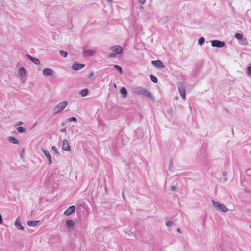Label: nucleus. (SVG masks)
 Masks as SVG:
<instances>
[{
    "mask_svg": "<svg viewBox=\"0 0 251 251\" xmlns=\"http://www.w3.org/2000/svg\"><path fill=\"white\" fill-rule=\"evenodd\" d=\"M178 89L183 100L185 99V89L183 83L180 82L178 84Z\"/></svg>",
    "mask_w": 251,
    "mask_h": 251,
    "instance_id": "obj_6",
    "label": "nucleus"
},
{
    "mask_svg": "<svg viewBox=\"0 0 251 251\" xmlns=\"http://www.w3.org/2000/svg\"><path fill=\"white\" fill-rule=\"evenodd\" d=\"M151 64L155 67L160 68L164 67L163 63L159 60L152 61Z\"/></svg>",
    "mask_w": 251,
    "mask_h": 251,
    "instance_id": "obj_14",
    "label": "nucleus"
},
{
    "mask_svg": "<svg viewBox=\"0 0 251 251\" xmlns=\"http://www.w3.org/2000/svg\"><path fill=\"white\" fill-rule=\"evenodd\" d=\"M138 132H141L140 129H138L136 130V133H137Z\"/></svg>",
    "mask_w": 251,
    "mask_h": 251,
    "instance_id": "obj_44",
    "label": "nucleus"
},
{
    "mask_svg": "<svg viewBox=\"0 0 251 251\" xmlns=\"http://www.w3.org/2000/svg\"><path fill=\"white\" fill-rule=\"evenodd\" d=\"M39 222H40V221H28L27 225L29 226H36Z\"/></svg>",
    "mask_w": 251,
    "mask_h": 251,
    "instance_id": "obj_20",
    "label": "nucleus"
},
{
    "mask_svg": "<svg viewBox=\"0 0 251 251\" xmlns=\"http://www.w3.org/2000/svg\"><path fill=\"white\" fill-rule=\"evenodd\" d=\"M114 68L120 74H122L123 73V70L121 66L118 65H114Z\"/></svg>",
    "mask_w": 251,
    "mask_h": 251,
    "instance_id": "obj_21",
    "label": "nucleus"
},
{
    "mask_svg": "<svg viewBox=\"0 0 251 251\" xmlns=\"http://www.w3.org/2000/svg\"><path fill=\"white\" fill-rule=\"evenodd\" d=\"M211 43L212 47L217 48H222L225 45V42L218 40H212Z\"/></svg>",
    "mask_w": 251,
    "mask_h": 251,
    "instance_id": "obj_5",
    "label": "nucleus"
},
{
    "mask_svg": "<svg viewBox=\"0 0 251 251\" xmlns=\"http://www.w3.org/2000/svg\"><path fill=\"white\" fill-rule=\"evenodd\" d=\"M42 151L48 160L49 165L52 163V158L50 152L46 150L43 149Z\"/></svg>",
    "mask_w": 251,
    "mask_h": 251,
    "instance_id": "obj_9",
    "label": "nucleus"
},
{
    "mask_svg": "<svg viewBox=\"0 0 251 251\" xmlns=\"http://www.w3.org/2000/svg\"><path fill=\"white\" fill-rule=\"evenodd\" d=\"M8 141L12 144H19V141L15 138V137L9 136L7 138Z\"/></svg>",
    "mask_w": 251,
    "mask_h": 251,
    "instance_id": "obj_17",
    "label": "nucleus"
},
{
    "mask_svg": "<svg viewBox=\"0 0 251 251\" xmlns=\"http://www.w3.org/2000/svg\"><path fill=\"white\" fill-rule=\"evenodd\" d=\"M62 149L63 150L67 151H71L70 146L69 145L67 140L66 139L63 140L62 142Z\"/></svg>",
    "mask_w": 251,
    "mask_h": 251,
    "instance_id": "obj_10",
    "label": "nucleus"
},
{
    "mask_svg": "<svg viewBox=\"0 0 251 251\" xmlns=\"http://www.w3.org/2000/svg\"><path fill=\"white\" fill-rule=\"evenodd\" d=\"M67 121L68 122H76L77 120L75 117H71L67 119Z\"/></svg>",
    "mask_w": 251,
    "mask_h": 251,
    "instance_id": "obj_28",
    "label": "nucleus"
},
{
    "mask_svg": "<svg viewBox=\"0 0 251 251\" xmlns=\"http://www.w3.org/2000/svg\"><path fill=\"white\" fill-rule=\"evenodd\" d=\"M177 231L178 232H179L180 233H181V230L180 228H177Z\"/></svg>",
    "mask_w": 251,
    "mask_h": 251,
    "instance_id": "obj_43",
    "label": "nucleus"
},
{
    "mask_svg": "<svg viewBox=\"0 0 251 251\" xmlns=\"http://www.w3.org/2000/svg\"><path fill=\"white\" fill-rule=\"evenodd\" d=\"M85 66V64L78 63H74L72 65V68L74 70H79L83 68Z\"/></svg>",
    "mask_w": 251,
    "mask_h": 251,
    "instance_id": "obj_11",
    "label": "nucleus"
},
{
    "mask_svg": "<svg viewBox=\"0 0 251 251\" xmlns=\"http://www.w3.org/2000/svg\"><path fill=\"white\" fill-rule=\"evenodd\" d=\"M14 225L17 229L19 230H24V226L20 223L19 218H17L16 221H15Z\"/></svg>",
    "mask_w": 251,
    "mask_h": 251,
    "instance_id": "obj_13",
    "label": "nucleus"
},
{
    "mask_svg": "<svg viewBox=\"0 0 251 251\" xmlns=\"http://www.w3.org/2000/svg\"><path fill=\"white\" fill-rule=\"evenodd\" d=\"M85 53L86 54H87L89 56H92L93 55V54H94V51L92 50H87L86 51H85Z\"/></svg>",
    "mask_w": 251,
    "mask_h": 251,
    "instance_id": "obj_27",
    "label": "nucleus"
},
{
    "mask_svg": "<svg viewBox=\"0 0 251 251\" xmlns=\"http://www.w3.org/2000/svg\"><path fill=\"white\" fill-rule=\"evenodd\" d=\"M112 1H113V0H107V1L108 2H112Z\"/></svg>",
    "mask_w": 251,
    "mask_h": 251,
    "instance_id": "obj_46",
    "label": "nucleus"
},
{
    "mask_svg": "<svg viewBox=\"0 0 251 251\" xmlns=\"http://www.w3.org/2000/svg\"><path fill=\"white\" fill-rule=\"evenodd\" d=\"M66 131V127L62 128L60 130V132H65Z\"/></svg>",
    "mask_w": 251,
    "mask_h": 251,
    "instance_id": "obj_40",
    "label": "nucleus"
},
{
    "mask_svg": "<svg viewBox=\"0 0 251 251\" xmlns=\"http://www.w3.org/2000/svg\"><path fill=\"white\" fill-rule=\"evenodd\" d=\"M139 2L143 4L145 2V0H139Z\"/></svg>",
    "mask_w": 251,
    "mask_h": 251,
    "instance_id": "obj_41",
    "label": "nucleus"
},
{
    "mask_svg": "<svg viewBox=\"0 0 251 251\" xmlns=\"http://www.w3.org/2000/svg\"><path fill=\"white\" fill-rule=\"evenodd\" d=\"M174 222L173 221H167L166 223V226L169 227L171 225H174Z\"/></svg>",
    "mask_w": 251,
    "mask_h": 251,
    "instance_id": "obj_30",
    "label": "nucleus"
},
{
    "mask_svg": "<svg viewBox=\"0 0 251 251\" xmlns=\"http://www.w3.org/2000/svg\"><path fill=\"white\" fill-rule=\"evenodd\" d=\"M18 73L21 76H25L26 75V71L23 67H20L18 70Z\"/></svg>",
    "mask_w": 251,
    "mask_h": 251,
    "instance_id": "obj_16",
    "label": "nucleus"
},
{
    "mask_svg": "<svg viewBox=\"0 0 251 251\" xmlns=\"http://www.w3.org/2000/svg\"><path fill=\"white\" fill-rule=\"evenodd\" d=\"M93 75H94V73L92 72H91V73L88 76V78H91L93 76Z\"/></svg>",
    "mask_w": 251,
    "mask_h": 251,
    "instance_id": "obj_37",
    "label": "nucleus"
},
{
    "mask_svg": "<svg viewBox=\"0 0 251 251\" xmlns=\"http://www.w3.org/2000/svg\"><path fill=\"white\" fill-rule=\"evenodd\" d=\"M51 149L55 152V153L57 154V155H59L60 153L57 150L56 147L55 146H52L51 147Z\"/></svg>",
    "mask_w": 251,
    "mask_h": 251,
    "instance_id": "obj_33",
    "label": "nucleus"
},
{
    "mask_svg": "<svg viewBox=\"0 0 251 251\" xmlns=\"http://www.w3.org/2000/svg\"><path fill=\"white\" fill-rule=\"evenodd\" d=\"M246 174L247 175H248V176H251V168L250 169H248L246 171Z\"/></svg>",
    "mask_w": 251,
    "mask_h": 251,
    "instance_id": "obj_34",
    "label": "nucleus"
},
{
    "mask_svg": "<svg viewBox=\"0 0 251 251\" xmlns=\"http://www.w3.org/2000/svg\"><path fill=\"white\" fill-rule=\"evenodd\" d=\"M116 54L114 52L112 53H110L108 55V58H114L116 57Z\"/></svg>",
    "mask_w": 251,
    "mask_h": 251,
    "instance_id": "obj_32",
    "label": "nucleus"
},
{
    "mask_svg": "<svg viewBox=\"0 0 251 251\" xmlns=\"http://www.w3.org/2000/svg\"><path fill=\"white\" fill-rule=\"evenodd\" d=\"M23 124V122H21V121H19L16 124V126H19V125H21Z\"/></svg>",
    "mask_w": 251,
    "mask_h": 251,
    "instance_id": "obj_38",
    "label": "nucleus"
},
{
    "mask_svg": "<svg viewBox=\"0 0 251 251\" xmlns=\"http://www.w3.org/2000/svg\"><path fill=\"white\" fill-rule=\"evenodd\" d=\"M134 92L135 94L137 95H142L143 96H146L148 98L153 100L154 98L151 94L147 90L141 87H136L134 89Z\"/></svg>",
    "mask_w": 251,
    "mask_h": 251,
    "instance_id": "obj_1",
    "label": "nucleus"
},
{
    "mask_svg": "<svg viewBox=\"0 0 251 251\" xmlns=\"http://www.w3.org/2000/svg\"><path fill=\"white\" fill-rule=\"evenodd\" d=\"M75 222L72 220L68 219L66 221V228L68 229H70L73 228L74 226H75Z\"/></svg>",
    "mask_w": 251,
    "mask_h": 251,
    "instance_id": "obj_12",
    "label": "nucleus"
},
{
    "mask_svg": "<svg viewBox=\"0 0 251 251\" xmlns=\"http://www.w3.org/2000/svg\"><path fill=\"white\" fill-rule=\"evenodd\" d=\"M110 50L116 54H121L123 51V49L119 45L113 46L110 48Z\"/></svg>",
    "mask_w": 251,
    "mask_h": 251,
    "instance_id": "obj_4",
    "label": "nucleus"
},
{
    "mask_svg": "<svg viewBox=\"0 0 251 251\" xmlns=\"http://www.w3.org/2000/svg\"><path fill=\"white\" fill-rule=\"evenodd\" d=\"M16 129L20 133H23L25 132V129L22 126L17 127Z\"/></svg>",
    "mask_w": 251,
    "mask_h": 251,
    "instance_id": "obj_22",
    "label": "nucleus"
},
{
    "mask_svg": "<svg viewBox=\"0 0 251 251\" xmlns=\"http://www.w3.org/2000/svg\"><path fill=\"white\" fill-rule=\"evenodd\" d=\"M173 167V161L172 160H170V162H169V168H168V170L169 171H172V168Z\"/></svg>",
    "mask_w": 251,
    "mask_h": 251,
    "instance_id": "obj_31",
    "label": "nucleus"
},
{
    "mask_svg": "<svg viewBox=\"0 0 251 251\" xmlns=\"http://www.w3.org/2000/svg\"><path fill=\"white\" fill-rule=\"evenodd\" d=\"M227 173L226 171H223L222 172V175L223 176L226 177V176Z\"/></svg>",
    "mask_w": 251,
    "mask_h": 251,
    "instance_id": "obj_36",
    "label": "nucleus"
},
{
    "mask_svg": "<svg viewBox=\"0 0 251 251\" xmlns=\"http://www.w3.org/2000/svg\"><path fill=\"white\" fill-rule=\"evenodd\" d=\"M205 42V38L203 37H200L198 40V44L201 46Z\"/></svg>",
    "mask_w": 251,
    "mask_h": 251,
    "instance_id": "obj_24",
    "label": "nucleus"
},
{
    "mask_svg": "<svg viewBox=\"0 0 251 251\" xmlns=\"http://www.w3.org/2000/svg\"><path fill=\"white\" fill-rule=\"evenodd\" d=\"M120 93L121 95L125 98L126 97L127 95V92L125 87H122L120 89Z\"/></svg>",
    "mask_w": 251,
    "mask_h": 251,
    "instance_id": "obj_18",
    "label": "nucleus"
},
{
    "mask_svg": "<svg viewBox=\"0 0 251 251\" xmlns=\"http://www.w3.org/2000/svg\"><path fill=\"white\" fill-rule=\"evenodd\" d=\"M89 93V90L87 88H85L82 90H81L79 92V94L81 95L82 97H85L87 96Z\"/></svg>",
    "mask_w": 251,
    "mask_h": 251,
    "instance_id": "obj_19",
    "label": "nucleus"
},
{
    "mask_svg": "<svg viewBox=\"0 0 251 251\" xmlns=\"http://www.w3.org/2000/svg\"><path fill=\"white\" fill-rule=\"evenodd\" d=\"M122 196H123V198H124V199H125V198H124V196L123 192H122Z\"/></svg>",
    "mask_w": 251,
    "mask_h": 251,
    "instance_id": "obj_50",
    "label": "nucleus"
},
{
    "mask_svg": "<svg viewBox=\"0 0 251 251\" xmlns=\"http://www.w3.org/2000/svg\"><path fill=\"white\" fill-rule=\"evenodd\" d=\"M3 222V219L1 215L0 214V224H1Z\"/></svg>",
    "mask_w": 251,
    "mask_h": 251,
    "instance_id": "obj_39",
    "label": "nucleus"
},
{
    "mask_svg": "<svg viewBox=\"0 0 251 251\" xmlns=\"http://www.w3.org/2000/svg\"><path fill=\"white\" fill-rule=\"evenodd\" d=\"M43 74L45 76H52L54 75V72L51 69L45 68L43 70Z\"/></svg>",
    "mask_w": 251,
    "mask_h": 251,
    "instance_id": "obj_7",
    "label": "nucleus"
},
{
    "mask_svg": "<svg viewBox=\"0 0 251 251\" xmlns=\"http://www.w3.org/2000/svg\"><path fill=\"white\" fill-rule=\"evenodd\" d=\"M24 150L23 149L22 151H21V158H22V154L24 153Z\"/></svg>",
    "mask_w": 251,
    "mask_h": 251,
    "instance_id": "obj_42",
    "label": "nucleus"
},
{
    "mask_svg": "<svg viewBox=\"0 0 251 251\" xmlns=\"http://www.w3.org/2000/svg\"><path fill=\"white\" fill-rule=\"evenodd\" d=\"M150 78L151 80L153 83H156L158 81V80H157V78H156V77L153 75H150Z\"/></svg>",
    "mask_w": 251,
    "mask_h": 251,
    "instance_id": "obj_23",
    "label": "nucleus"
},
{
    "mask_svg": "<svg viewBox=\"0 0 251 251\" xmlns=\"http://www.w3.org/2000/svg\"><path fill=\"white\" fill-rule=\"evenodd\" d=\"M224 181H225V182H226V181H227V179H226V177H225V178H224Z\"/></svg>",
    "mask_w": 251,
    "mask_h": 251,
    "instance_id": "obj_48",
    "label": "nucleus"
},
{
    "mask_svg": "<svg viewBox=\"0 0 251 251\" xmlns=\"http://www.w3.org/2000/svg\"><path fill=\"white\" fill-rule=\"evenodd\" d=\"M64 125H65V123H63V122H62V123H61V126H64Z\"/></svg>",
    "mask_w": 251,
    "mask_h": 251,
    "instance_id": "obj_47",
    "label": "nucleus"
},
{
    "mask_svg": "<svg viewBox=\"0 0 251 251\" xmlns=\"http://www.w3.org/2000/svg\"><path fill=\"white\" fill-rule=\"evenodd\" d=\"M175 100H177L178 99V97H175Z\"/></svg>",
    "mask_w": 251,
    "mask_h": 251,
    "instance_id": "obj_49",
    "label": "nucleus"
},
{
    "mask_svg": "<svg viewBox=\"0 0 251 251\" xmlns=\"http://www.w3.org/2000/svg\"><path fill=\"white\" fill-rule=\"evenodd\" d=\"M25 56L28 59H29L30 61H31L34 64H35L36 65H39L40 64V61L38 59L34 58L29 54H26Z\"/></svg>",
    "mask_w": 251,
    "mask_h": 251,
    "instance_id": "obj_15",
    "label": "nucleus"
},
{
    "mask_svg": "<svg viewBox=\"0 0 251 251\" xmlns=\"http://www.w3.org/2000/svg\"><path fill=\"white\" fill-rule=\"evenodd\" d=\"M59 53L63 57H66L68 55V53L64 50H60Z\"/></svg>",
    "mask_w": 251,
    "mask_h": 251,
    "instance_id": "obj_26",
    "label": "nucleus"
},
{
    "mask_svg": "<svg viewBox=\"0 0 251 251\" xmlns=\"http://www.w3.org/2000/svg\"><path fill=\"white\" fill-rule=\"evenodd\" d=\"M235 37L238 40H241L243 39V35L240 33H236L235 35Z\"/></svg>",
    "mask_w": 251,
    "mask_h": 251,
    "instance_id": "obj_25",
    "label": "nucleus"
},
{
    "mask_svg": "<svg viewBox=\"0 0 251 251\" xmlns=\"http://www.w3.org/2000/svg\"><path fill=\"white\" fill-rule=\"evenodd\" d=\"M251 228V225L249 226Z\"/></svg>",
    "mask_w": 251,
    "mask_h": 251,
    "instance_id": "obj_51",
    "label": "nucleus"
},
{
    "mask_svg": "<svg viewBox=\"0 0 251 251\" xmlns=\"http://www.w3.org/2000/svg\"><path fill=\"white\" fill-rule=\"evenodd\" d=\"M176 187L175 186H172L170 188L171 191H174L176 189Z\"/></svg>",
    "mask_w": 251,
    "mask_h": 251,
    "instance_id": "obj_35",
    "label": "nucleus"
},
{
    "mask_svg": "<svg viewBox=\"0 0 251 251\" xmlns=\"http://www.w3.org/2000/svg\"><path fill=\"white\" fill-rule=\"evenodd\" d=\"M75 211V207L74 205H72L64 211V214L66 216H70L74 213Z\"/></svg>",
    "mask_w": 251,
    "mask_h": 251,
    "instance_id": "obj_8",
    "label": "nucleus"
},
{
    "mask_svg": "<svg viewBox=\"0 0 251 251\" xmlns=\"http://www.w3.org/2000/svg\"><path fill=\"white\" fill-rule=\"evenodd\" d=\"M68 105V102L66 101H63L59 103L56 106H55L52 109V112L53 115H55L64 109Z\"/></svg>",
    "mask_w": 251,
    "mask_h": 251,
    "instance_id": "obj_2",
    "label": "nucleus"
},
{
    "mask_svg": "<svg viewBox=\"0 0 251 251\" xmlns=\"http://www.w3.org/2000/svg\"><path fill=\"white\" fill-rule=\"evenodd\" d=\"M139 9H143V7L142 6H141L139 7Z\"/></svg>",
    "mask_w": 251,
    "mask_h": 251,
    "instance_id": "obj_45",
    "label": "nucleus"
},
{
    "mask_svg": "<svg viewBox=\"0 0 251 251\" xmlns=\"http://www.w3.org/2000/svg\"><path fill=\"white\" fill-rule=\"evenodd\" d=\"M247 74L249 76H251V65L248 67Z\"/></svg>",
    "mask_w": 251,
    "mask_h": 251,
    "instance_id": "obj_29",
    "label": "nucleus"
},
{
    "mask_svg": "<svg viewBox=\"0 0 251 251\" xmlns=\"http://www.w3.org/2000/svg\"><path fill=\"white\" fill-rule=\"evenodd\" d=\"M211 201L214 207L217 210L224 213L227 212L228 211V209L223 204L220 203L214 200H212Z\"/></svg>",
    "mask_w": 251,
    "mask_h": 251,
    "instance_id": "obj_3",
    "label": "nucleus"
}]
</instances>
